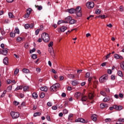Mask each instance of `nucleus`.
I'll return each mask as SVG.
<instances>
[{
	"instance_id": "f257e3e1",
	"label": "nucleus",
	"mask_w": 124,
	"mask_h": 124,
	"mask_svg": "<svg viewBox=\"0 0 124 124\" xmlns=\"http://www.w3.org/2000/svg\"><path fill=\"white\" fill-rule=\"evenodd\" d=\"M41 38L44 42H49V41H50L49 34L46 32H44L42 34Z\"/></svg>"
},
{
	"instance_id": "f03ea898",
	"label": "nucleus",
	"mask_w": 124,
	"mask_h": 124,
	"mask_svg": "<svg viewBox=\"0 0 124 124\" xmlns=\"http://www.w3.org/2000/svg\"><path fill=\"white\" fill-rule=\"evenodd\" d=\"M82 8L80 6L77 7L76 9L75 10V12L78 17H81L82 16V11L81 10Z\"/></svg>"
},
{
	"instance_id": "7ed1b4c3",
	"label": "nucleus",
	"mask_w": 124,
	"mask_h": 124,
	"mask_svg": "<svg viewBox=\"0 0 124 124\" xmlns=\"http://www.w3.org/2000/svg\"><path fill=\"white\" fill-rule=\"evenodd\" d=\"M60 87L59 83H56L50 87V92H57V89H59Z\"/></svg>"
},
{
	"instance_id": "20e7f679",
	"label": "nucleus",
	"mask_w": 124,
	"mask_h": 124,
	"mask_svg": "<svg viewBox=\"0 0 124 124\" xmlns=\"http://www.w3.org/2000/svg\"><path fill=\"white\" fill-rule=\"evenodd\" d=\"M108 75H104L100 78L99 82L100 83H104V82H106L108 80Z\"/></svg>"
},
{
	"instance_id": "39448f33",
	"label": "nucleus",
	"mask_w": 124,
	"mask_h": 124,
	"mask_svg": "<svg viewBox=\"0 0 124 124\" xmlns=\"http://www.w3.org/2000/svg\"><path fill=\"white\" fill-rule=\"evenodd\" d=\"M11 116L13 119H18L20 117V113L14 111L11 112Z\"/></svg>"
},
{
	"instance_id": "423d86ee",
	"label": "nucleus",
	"mask_w": 124,
	"mask_h": 124,
	"mask_svg": "<svg viewBox=\"0 0 124 124\" xmlns=\"http://www.w3.org/2000/svg\"><path fill=\"white\" fill-rule=\"evenodd\" d=\"M86 6L88 8H93L94 6V3L93 2H88L86 3Z\"/></svg>"
},
{
	"instance_id": "0eeeda50",
	"label": "nucleus",
	"mask_w": 124,
	"mask_h": 124,
	"mask_svg": "<svg viewBox=\"0 0 124 124\" xmlns=\"http://www.w3.org/2000/svg\"><path fill=\"white\" fill-rule=\"evenodd\" d=\"M76 123H82L83 124H85L87 123L86 120L83 118H78L75 120Z\"/></svg>"
},
{
	"instance_id": "6e6552de",
	"label": "nucleus",
	"mask_w": 124,
	"mask_h": 124,
	"mask_svg": "<svg viewBox=\"0 0 124 124\" xmlns=\"http://www.w3.org/2000/svg\"><path fill=\"white\" fill-rule=\"evenodd\" d=\"M7 53H8V48L3 49L1 51V54H2V55H4V56H6L7 55Z\"/></svg>"
},
{
	"instance_id": "1a4fd4ad",
	"label": "nucleus",
	"mask_w": 124,
	"mask_h": 124,
	"mask_svg": "<svg viewBox=\"0 0 124 124\" xmlns=\"http://www.w3.org/2000/svg\"><path fill=\"white\" fill-rule=\"evenodd\" d=\"M114 109L115 110H118V111H121V110H122L123 109V106L114 105Z\"/></svg>"
},
{
	"instance_id": "9d476101",
	"label": "nucleus",
	"mask_w": 124,
	"mask_h": 124,
	"mask_svg": "<svg viewBox=\"0 0 124 124\" xmlns=\"http://www.w3.org/2000/svg\"><path fill=\"white\" fill-rule=\"evenodd\" d=\"M49 52L53 58L55 57V52H54V49H53V47L49 49Z\"/></svg>"
},
{
	"instance_id": "9b49d317",
	"label": "nucleus",
	"mask_w": 124,
	"mask_h": 124,
	"mask_svg": "<svg viewBox=\"0 0 124 124\" xmlns=\"http://www.w3.org/2000/svg\"><path fill=\"white\" fill-rule=\"evenodd\" d=\"M114 58L116 59V60H118V59H120V60H123V56H121V55H119L117 54H114Z\"/></svg>"
},
{
	"instance_id": "f8f14e48",
	"label": "nucleus",
	"mask_w": 124,
	"mask_h": 124,
	"mask_svg": "<svg viewBox=\"0 0 124 124\" xmlns=\"http://www.w3.org/2000/svg\"><path fill=\"white\" fill-rule=\"evenodd\" d=\"M97 116H96V115L95 114H93L92 116H91V119L93 121V122H96L97 120Z\"/></svg>"
},
{
	"instance_id": "ddd939ff",
	"label": "nucleus",
	"mask_w": 124,
	"mask_h": 124,
	"mask_svg": "<svg viewBox=\"0 0 124 124\" xmlns=\"http://www.w3.org/2000/svg\"><path fill=\"white\" fill-rule=\"evenodd\" d=\"M80 100L82 102H86L87 100H88V96H82Z\"/></svg>"
},
{
	"instance_id": "4468645a",
	"label": "nucleus",
	"mask_w": 124,
	"mask_h": 124,
	"mask_svg": "<svg viewBox=\"0 0 124 124\" xmlns=\"http://www.w3.org/2000/svg\"><path fill=\"white\" fill-rule=\"evenodd\" d=\"M40 89L43 92H47V91H48V88H47V87L46 86L42 87L40 88Z\"/></svg>"
},
{
	"instance_id": "2eb2a0df",
	"label": "nucleus",
	"mask_w": 124,
	"mask_h": 124,
	"mask_svg": "<svg viewBox=\"0 0 124 124\" xmlns=\"http://www.w3.org/2000/svg\"><path fill=\"white\" fill-rule=\"evenodd\" d=\"M32 97L34 98V99H36L37 97H38V95H37V93L34 92L32 94Z\"/></svg>"
},
{
	"instance_id": "dca6fc26",
	"label": "nucleus",
	"mask_w": 124,
	"mask_h": 124,
	"mask_svg": "<svg viewBox=\"0 0 124 124\" xmlns=\"http://www.w3.org/2000/svg\"><path fill=\"white\" fill-rule=\"evenodd\" d=\"M3 63H4V64H6V65L8 64V58L5 57L3 59Z\"/></svg>"
},
{
	"instance_id": "f3484780",
	"label": "nucleus",
	"mask_w": 124,
	"mask_h": 124,
	"mask_svg": "<svg viewBox=\"0 0 124 124\" xmlns=\"http://www.w3.org/2000/svg\"><path fill=\"white\" fill-rule=\"evenodd\" d=\"M68 12L70 14H73L75 12V9L73 8L68 9Z\"/></svg>"
},
{
	"instance_id": "a211bd4d",
	"label": "nucleus",
	"mask_w": 124,
	"mask_h": 124,
	"mask_svg": "<svg viewBox=\"0 0 124 124\" xmlns=\"http://www.w3.org/2000/svg\"><path fill=\"white\" fill-rule=\"evenodd\" d=\"M75 96L77 98H79V97L81 96V93L80 92H77L75 94Z\"/></svg>"
},
{
	"instance_id": "6ab92c4d",
	"label": "nucleus",
	"mask_w": 124,
	"mask_h": 124,
	"mask_svg": "<svg viewBox=\"0 0 124 124\" xmlns=\"http://www.w3.org/2000/svg\"><path fill=\"white\" fill-rule=\"evenodd\" d=\"M118 75H119L120 77H124V74L123 73V72L121 70L118 71L117 72Z\"/></svg>"
},
{
	"instance_id": "aec40b11",
	"label": "nucleus",
	"mask_w": 124,
	"mask_h": 124,
	"mask_svg": "<svg viewBox=\"0 0 124 124\" xmlns=\"http://www.w3.org/2000/svg\"><path fill=\"white\" fill-rule=\"evenodd\" d=\"M67 29V27L63 26H62L61 28V31H63V32H64L65 31H66V30Z\"/></svg>"
},
{
	"instance_id": "412c9836",
	"label": "nucleus",
	"mask_w": 124,
	"mask_h": 124,
	"mask_svg": "<svg viewBox=\"0 0 124 124\" xmlns=\"http://www.w3.org/2000/svg\"><path fill=\"white\" fill-rule=\"evenodd\" d=\"M76 22V20L74 19H71V20L69 21V24L70 25H73V24H75Z\"/></svg>"
},
{
	"instance_id": "4be33fe9",
	"label": "nucleus",
	"mask_w": 124,
	"mask_h": 124,
	"mask_svg": "<svg viewBox=\"0 0 124 124\" xmlns=\"http://www.w3.org/2000/svg\"><path fill=\"white\" fill-rule=\"evenodd\" d=\"M100 107L102 109H103V108L107 107V104H101Z\"/></svg>"
},
{
	"instance_id": "5701e85b",
	"label": "nucleus",
	"mask_w": 124,
	"mask_h": 124,
	"mask_svg": "<svg viewBox=\"0 0 124 124\" xmlns=\"http://www.w3.org/2000/svg\"><path fill=\"white\" fill-rule=\"evenodd\" d=\"M29 86H25L23 87L24 92H29Z\"/></svg>"
},
{
	"instance_id": "b1692460",
	"label": "nucleus",
	"mask_w": 124,
	"mask_h": 124,
	"mask_svg": "<svg viewBox=\"0 0 124 124\" xmlns=\"http://www.w3.org/2000/svg\"><path fill=\"white\" fill-rule=\"evenodd\" d=\"M72 85L73 86H76V85H78V82L76 80L72 81Z\"/></svg>"
},
{
	"instance_id": "393cba45",
	"label": "nucleus",
	"mask_w": 124,
	"mask_h": 124,
	"mask_svg": "<svg viewBox=\"0 0 124 124\" xmlns=\"http://www.w3.org/2000/svg\"><path fill=\"white\" fill-rule=\"evenodd\" d=\"M15 33H17L19 34L20 33V30H19V29H18V27H16L15 30Z\"/></svg>"
},
{
	"instance_id": "a878e982",
	"label": "nucleus",
	"mask_w": 124,
	"mask_h": 124,
	"mask_svg": "<svg viewBox=\"0 0 124 124\" xmlns=\"http://www.w3.org/2000/svg\"><path fill=\"white\" fill-rule=\"evenodd\" d=\"M22 89L23 86H18L16 88L15 91H19V90H22Z\"/></svg>"
},
{
	"instance_id": "bb28decb",
	"label": "nucleus",
	"mask_w": 124,
	"mask_h": 124,
	"mask_svg": "<svg viewBox=\"0 0 124 124\" xmlns=\"http://www.w3.org/2000/svg\"><path fill=\"white\" fill-rule=\"evenodd\" d=\"M72 18L71 17V16H68L65 18V20H66V21H68V23L69 22H70V20H71Z\"/></svg>"
},
{
	"instance_id": "cd10ccee",
	"label": "nucleus",
	"mask_w": 124,
	"mask_h": 124,
	"mask_svg": "<svg viewBox=\"0 0 124 124\" xmlns=\"http://www.w3.org/2000/svg\"><path fill=\"white\" fill-rule=\"evenodd\" d=\"M35 7H36V8H37L38 10H42V6L35 5Z\"/></svg>"
},
{
	"instance_id": "c85d7f7f",
	"label": "nucleus",
	"mask_w": 124,
	"mask_h": 124,
	"mask_svg": "<svg viewBox=\"0 0 124 124\" xmlns=\"http://www.w3.org/2000/svg\"><path fill=\"white\" fill-rule=\"evenodd\" d=\"M31 8H29L27 10V13L31 15Z\"/></svg>"
},
{
	"instance_id": "c756f323",
	"label": "nucleus",
	"mask_w": 124,
	"mask_h": 124,
	"mask_svg": "<svg viewBox=\"0 0 124 124\" xmlns=\"http://www.w3.org/2000/svg\"><path fill=\"white\" fill-rule=\"evenodd\" d=\"M73 117V114H70V115L68 116V120L69 121H72V118Z\"/></svg>"
},
{
	"instance_id": "7c9ffc66",
	"label": "nucleus",
	"mask_w": 124,
	"mask_h": 124,
	"mask_svg": "<svg viewBox=\"0 0 124 124\" xmlns=\"http://www.w3.org/2000/svg\"><path fill=\"white\" fill-rule=\"evenodd\" d=\"M23 72H24V73H30V70H29V69H23Z\"/></svg>"
},
{
	"instance_id": "2f4dec72",
	"label": "nucleus",
	"mask_w": 124,
	"mask_h": 124,
	"mask_svg": "<svg viewBox=\"0 0 124 124\" xmlns=\"http://www.w3.org/2000/svg\"><path fill=\"white\" fill-rule=\"evenodd\" d=\"M40 115H41V113L40 112H36L34 113L33 117H37V116H40Z\"/></svg>"
},
{
	"instance_id": "473e14b6",
	"label": "nucleus",
	"mask_w": 124,
	"mask_h": 124,
	"mask_svg": "<svg viewBox=\"0 0 124 124\" xmlns=\"http://www.w3.org/2000/svg\"><path fill=\"white\" fill-rule=\"evenodd\" d=\"M103 101L104 102H107L108 101H110V98H107V97H105L104 98V99H103Z\"/></svg>"
},
{
	"instance_id": "72a5a7b5",
	"label": "nucleus",
	"mask_w": 124,
	"mask_h": 124,
	"mask_svg": "<svg viewBox=\"0 0 124 124\" xmlns=\"http://www.w3.org/2000/svg\"><path fill=\"white\" fill-rule=\"evenodd\" d=\"M24 28L26 30H29L30 29V24H26L24 26Z\"/></svg>"
},
{
	"instance_id": "f704fd0d",
	"label": "nucleus",
	"mask_w": 124,
	"mask_h": 124,
	"mask_svg": "<svg viewBox=\"0 0 124 124\" xmlns=\"http://www.w3.org/2000/svg\"><path fill=\"white\" fill-rule=\"evenodd\" d=\"M94 85H93V87L95 88V89H96V85H97V84H98V81H94L93 82Z\"/></svg>"
},
{
	"instance_id": "c9c22d12",
	"label": "nucleus",
	"mask_w": 124,
	"mask_h": 124,
	"mask_svg": "<svg viewBox=\"0 0 124 124\" xmlns=\"http://www.w3.org/2000/svg\"><path fill=\"white\" fill-rule=\"evenodd\" d=\"M16 34V33L15 32H11L10 33V36H11V37H13V38L15 37V34Z\"/></svg>"
},
{
	"instance_id": "e433bc0d",
	"label": "nucleus",
	"mask_w": 124,
	"mask_h": 124,
	"mask_svg": "<svg viewBox=\"0 0 124 124\" xmlns=\"http://www.w3.org/2000/svg\"><path fill=\"white\" fill-rule=\"evenodd\" d=\"M9 18H14V16L12 13H8Z\"/></svg>"
},
{
	"instance_id": "4c0bfd02",
	"label": "nucleus",
	"mask_w": 124,
	"mask_h": 124,
	"mask_svg": "<svg viewBox=\"0 0 124 124\" xmlns=\"http://www.w3.org/2000/svg\"><path fill=\"white\" fill-rule=\"evenodd\" d=\"M94 96L92 93H90L89 94V98L90 99H93V98Z\"/></svg>"
},
{
	"instance_id": "58836bf2",
	"label": "nucleus",
	"mask_w": 124,
	"mask_h": 124,
	"mask_svg": "<svg viewBox=\"0 0 124 124\" xmlns=\"http://www.w3.org/2000/svg\"><path fill=\"white\" fill-rule=\"evenodd\" d=\"M31 58L33 60H35V59H37V55H36V54H32L31 55Z\"/></svg>"
},
{
	"instance_id": "ea45409f",
	"label": "nucleus",
	"mask_w": 124,
	"mask_h": 124,
	"mask_svg": "<svg viewBox=\"0 0 124 124\" xmlns=\"http://www.w3.org/2000/svg\"><path fill=\"white\" fill-rule=\"evenodd\" d=\"M111 121H112V119L110 118H107L106 119H105V123H110Z\"/></svg>"
},
{
	"instance_id": "a19ab883",
	"label": "nucleus",
	"mask_w": 124,
	"mask_h": 124,
	"mask_svg": "<svg viewBox=\"0 0 124 124\" xmlns=\"http://www.w3.org/2000/svg\"><path fill=\"white\" fill-rule=\"evenodd\" d=\"M121 67L122 68L123 70L124 71V61L122 62L121 63Z\"/></svg>"
},
{
	"instance_id": "79ce46f5",
	"label": "nucleus",
	"mask_w": 124,
	"mask_h": 124,
	"mask_svg": "<svg viewBox=\"0 0 124 124\" xmlns=\"http://www.w3.org/2000/svg\"><path fill=\"white\" fill-rule=\"evenodd\" d=\"M45 96V93H42L40 95V97L41 98H44V97Z\"/></svg>"
},
{
	"instance_id": "37998d69",
	"label": "nucleus",
	"mask_w": 124,
	"mask_h": 124,
	"mask_svg": "<svg viewBox=\"0 0 124 124\" xmlns=\"http://www.w3.org/2000/svg\"><path fill=\"white\" fill-rule=\"evenodd\" d=\"M118 122H120L121 123H124V118H119L118 119Z\"/></svg>"
},
{
	"instance_id": "c03bdc74",
	"label": "nucleus",
	"mask_w": 124,
	"mask_h": 124,
	"mask_svg": "<svg viewBox=\"0 0 124 124\" xmlns=\"http://www.w3.org/2000/svg\"><path fill=\"white\" fill-rule=\"evenodd\" d=\"M36 50L35 48H33L32 49L30 50V53L32 54Z\"/></svg>"
},
{
	"instance_id": "a18cd8bd",
	"label": "nucleus",
	"mask_w": 124,
	"mask_h": 124,
	"mask_svg": "<svg viewBox=\"0 0 124 124\" xmlns=\"http://www.w3.org/2000/svg\"><path fill=\"white\" fill-rule=\"evenodd\" d=\"M18 73H19V69H16L14 72V74L15 75H17V74H18Z\"/></svg>"
},
{
	"instance_id": "49530a36",
	"label": "nucleus",
	"mask_w": 124,
	"mask_h": 124,
	"mask_svg": "<svg viewBox=\"0 0 124 124\" xmlns=\"http://www.w3.org/2000/svg\"><path fill=\"white\" fill-rule=\"evenodd\" d=\"M101 11L99 9H97L96 11H95V13L96 14H97V15L100 14L101 13Z\"/></svg>"
},
{
	"instance_id": "de8ad7c7",
	"label": "nucleus",
	"mask_w": 124,
	"mask_h": 124,
	"mask_svg": "<svg viewBox=\"0 0 124 124\" xmlns=\"http://www.w3.org/2000/svg\"><path fill=\"white\" fill-rule=\"evenodd\" d=\"M68 77H69V78H74L75 77V76H74V75L69 74Z\"/></svg>"
},
{
	"instance_id": "09e8293b",
	"label": "nucleus",
	"mask_w": 124,
	"mask_h": 124,
	"mask_svg": "<svg viewBox=\"0 0 124 124\" xmlns=\"http://www.w3.org/2000/svg\"><path fill=\"white\" fill-rule=\"evenodd\" d=\"M63 114H67L68 113V110L66 109H64L63 110Z\"/></svg>"
},
{
	"instance_id": "8fccbe9b",
	"label": "nucleus",
	"mask_w": 124,
	"mask_h": 124,
	"mask_svg": "<svg viewBox=\"0 0 124 124\" xmlns=\"http://www.w3.org/2000/svg\"><path fill=\"white\" fill-rule=\"evenodd\" d=\"M100 93L101 94H102V95H103V96H105L106 95V93H105V92H103V91H101L100 92Z\"/></svg>"
},
{
	"instance_id": "3c124183",
	"label": "nucleus",
	"mask_w": 124,
	"mask_h": 124,
	"mask_svg": "<svg viewBox=\"0 0 124 124\" xmlns=\"http://www.w3.org/2000/svg\"><path fill=\"white\" fill-rule=\"evenodd\" d=\"M53 44H54V43L53 42H50L49 43V44L48 45V47H52Z\"/></svg>"
},
{
	"instance_id": "603ef678",
	"label": "nucleus",
	"mask_w": 124,
	"mask_h": 124,
	"mask_svg": "<svg viewBox=\"0 0 124 124\" xmlns=\"http://www.w3.org/2000/svg\"><path fill=\"white\" fill-rule=\"evenodd\" d=\"M33 26H34V24H33V23H31L29 24V28L30 29H32V28H33Z\"/></svg>"
},
{
	"instance_id": "864d4df0",
	"label": "nucleus",
	"mask_w": 124,
	"mask_h": 124,
	"mask_svg": "<svg viewBox=\"0 0 124 124\" xmlns=\"http://www.w3.org/2000/svg\"><path fill=\"white\" fill-rule=\"evenodd\" d=\"M46 120H47V121H51V117H50V115H47L46 117Z\"/></svg>"
},
{
	"instance_id": "5fc2aeb1",
	"label": "nucleus",
	"mask_w": 124,
	"mask_h": 124,
	"mask_svg": "<svg viewBox=\"0 0 124 124\" xmlns=\"http://www.w3.org/2000/svg\"><path fill=\"white\" fill-rule=\"evenodd\" d=\"M90 73L89 72L86 73V76H85L86 78H89L90 77Z\"/></svg>"
},
{
	"instance_id": "6e6d98bb",
	"label": "nucleus",
	"mask_w": 124,
	"mask_h": 124,
	"mask_svg": "<svg viewBox=\"0 0 124 124\" xmlns=\"http://www.w3.org/2000/svg\"><path fill=\"white\" fill-rule=\"evenodd\" d=\"M14 105H16V106H17V105H19V102H18L16 101H15L14 102Z\"/></svg>"
},
{
	"instance_id": "4d7b16f0",
	"label": "nucleus",
	"mask_w": 124,
	"mask_h": 124,
	"mask_svg": "<svg viewBox=\"0 0 124 124\" xmlns=\"http://www.w3.org/2000/svg\"><path fill=\"white\" fill-rule=\"evenodd\" d=\"M105 18H107V16L106 15L101 16V19H105Z\"/></svg>"
},
{
	"instance_id": "13d9d810",
	"label": "nucleus",
	"mask_w": 124,
	"mask_h": 124,
	"mask_svg": "<svg viewBox=\"0 0 124 124\" xmlns=\"http://www.w3.org/2000/svg\"><path fill=\"white\" fill-rule=\"evenodd\" d=\"M111 80H115V79H116V77H115V75H111Z\"/></svg>"
},
{
	"instance_id": "bf43d9fd",
	"label": "nucleus",
	"mask_w": 124,
	"mask_h": 124,
	"mask_svg": "<svg viewBox=\"0 0 124 124\" xmlns=\"http://www.w3.org/2000/svg\"><path fill=\"white\" fill-rule=\"evenodd\" d=\"M39 31H40L39 29H37V30H36V31H35L36 35H37L38 34V33H39Z\"/></svg>"
},
{
	"instance_id": "052dcab7",
	"label": "nucleus",
	"mask_w": 124,
	"mask_h": 124,
	"mask_svg": "<svg viewBox=\"0 0 124 124\" xmlns=\"http://www.w3.org/2000/svg\"><path fill=\"white\" fill-rule=\"evenodd\" d=\"M7 84H11V83H12V80H11L10 79H7Z\"/></svg>"
},
{
	"instance_id": "680f3d73",
	"label": "nucleus",
	"mask_w": 124,
	"mask_h": 124,
	"mask_svg": "<svg viewBox=\"0 0 124 124\" xmlns=\"http://www.w3.org/2000/svg\"><path fill=\"white\" fill-rule=\"evenodd\" d=\"M1 34L2 35H5V31H1Z\"/></svg>"
},
{
	"instance_id": "e2e57ef3",
	"label": "nucleus",
	"mask_w": 124,
	"mask_h": 124,
	"mask_svg": "<svg viewBox=\"0 0 124 124\" xmlns=\"http://www.w3.org/2000/svg\"><path fill=\"white\" fill-rule=\"evenodd\" d=\"M52 109L53 110H57V109H58V108L57 107V106H53L52 107Z\"/></svg>"
},
{
	"instance_id": "0e129e2a",
	"label": "nucleus",
	"mask_w": 124,
	"mask_h": 124,
	"mask_svg": "<svg viewBox=\"0 0 124 124\" xmlns=\"http://www.w3.org/2000/svg\"><path fill=\"white\" fill-rule=\"evenodd\" d=\"M30 17V15L28 13L26 14L24 16V18H29Z\"/></svg>"
},
{
	"instance_id": "69168bd1",
	"label": "nucleus",
	"mask_w": 124,
	"mask_h": 124,
	"mask_svg": "<svg viewBox=\"0 0 124 124\" xmlns=\"http://www.w3.org/2000/svg\"><path fill=\"white\" fill-rule=\"evenodd\" d=\"M36 70L37 72H40V71H41V69H40V68H37Z\"/></svg>"
},
{
	"instance_id": "338daca9",
	"label": "nucleus",
	"mask_w": 124,
	"mask_h": 124,
	"mask_svg": "<svg viewBox=\"0 0 124 124\" xmlns=\"http://www.w3.org/2000/svg\"><path fill=\"white\" fill-rule=\"evenodd\" d=\"M108 74H111L112 70H111V69L108 70Z\"/></svg>"
},
{
	"instance_id": "774afa93",
	"label": "nucleus",
	"mask_w": 124,
	"mask_h": 124,
	"mask_svg": "<svg viewBox=\"0 0 124 124\" xmlns=\"http://www.w3.org/2000/svg\"><path fill=\"white\" fill-rule=\"evenodd\" d=\"M17 41H22V38L20 37H17L16 39Z\"/></svg>"
}]
</instances>
